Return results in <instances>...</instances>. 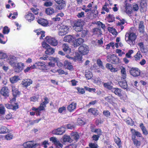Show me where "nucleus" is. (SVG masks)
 <instances>
[{
	"label": "nucleus",
	"mask_w": 148,
	"mask_h": 148,
	"mask_svg": "<svg viewBox=\"0 0 148 148\" xmlns=\"http://www.w3.org/2000/svg\"><path fill=\"white\" fill-rule=\"evenodd\" d=\"M82 9L85 11L86 12L91 11V13L93 14V17L96 18L98 16V12L97 10V6L93 4V2L89 3L87 7L84 5L82 8Z\"/></svg>",
	"instance_id": "f257e3e1"
},
{
	"label": "nucleus",
	"mask_w": 148,
	"mask_h": 148,
	"mask_svg": "<svg viewBox=\"0 0 148 148\" xmlns=\"http://www.w3.org/2000/svg\"><path fill=\"white\" fill-rule=\"evenodd\" d=\"M136 38V35L134 33L128 32L126 34L125 40L128 44L131 45H133Z\"/></svg>",
	"instance_id": "f03ea898"
},
{
	"label": "nucleus",
	"mask_w": 148,
	"mask_h": 148,
	"mask_svg": "<svg viewBox=\"0 0 148 148\" xmlns=\"http://www.w3.org/2000/svg\"><path fill=\"white\" fill-rule=\"evenodd\" d=\"M48 99L47 98L45 97L44 101L40 103L39 107L36 108L33 107L32 109L33 110L36 111V113L37 115H40V112L45 109V108L46 107V105L48 103Z\"/></svg>",
	"instance_id": "7ed1b4c3"
},
{
	"label": "nucleus",
	"mask_w": 148,
	"mask_h": 148,
	"mask_svg": "<svg viewBox=\"0 0 148 148\" xmlns=\"http://www.w3.org/2000/svg\"><path fill=\"white\" fill-rule=\"evenodd\" d=\"M33 68L38 69L43 72H47L48 66L44 62L38 61L33 64Z\"/></svg>",
	"instance_id": "20e7f679"
},
{
	"label": "nucleus",
	"mask_w": 148,
	"mask_h": 148,
	"mask_svg": "<svg viewBox=\"0 0 148 148\" xmlns=\"http://www.w3.org/2000/svg\"><path fill=\"white\" fill-rule=\"evenodd\" d=\"M79 53L81 55H85L88 53L89 51V48L88 45L85 44H83L78 48Z\"/></svg>",
	"instance_id": "39448f33"
},
{
	"label": "nucleus",
	"mask_w": 148,
	"mask_h": 148,
	"mask_svg": "<svg viewBox=\"0 0 148 148\" xmlns=\"http://www.w3.org/2000/svg\"><path fill=\"white\" fill-rule=\"evenodd\" d=\"M107 60L108 62H111L114 64H116L120 63L119 59L115 55H108L107 57Z\"/></svg>",
	"instance_id": "423d86ee"
},
{
	"label": "nucleus",
	"mask_w": 148,
	"mask_h": 148,
	"mask_svg": "<svg viewBox=\"0 0 148 148\" xmlns=\"http://www.w3.org/2000/svg\"><path fill=\"white\" fill-rule=\"evenodd\" d=\"M45 40L49 44L53 46H56L58 43V41L55 38L50 36H47L45 38Z\"/></svg>",
	"instance_id": "0eeeda50"
},
{
	"label": "nucleus",
	"mask_w": 148,
	"mask_h": 148,
	"mask_svg": "<svg viewBox=\"0 0 148 148\" xmlns=\"http://www.w3.org/2000/svg\"><path fill=\"white\" fill-rule=\"evenodd\" d=\"M69 28L68 26L66 25H62L60 26L58 32V34L59 36H63L67 33L69 31Z\"/></svg>",
	"instance_id": "6e6552de"
},
{
	"label": "nucleus",
	"mask_w": 148,
	"mask_h": 148,
	"mask_svg": "<svg viewBox=\"0 0 148 148\" xmlns=\"http://www.w3.org/2000/svg\"><path fill=\"white\" fill-rule=\"evenodd\" d=\"M6 59L7 62L13 67L16 65L17 59L14 56H10Z\"/></svg>",
	"instance_id": "1a4fd4ad"
},
{
	"label": "nucleus",
	"mask_w": 148,
	"mask_h": 148,
	"mask_svg": "<svg viewBox=\"0 0 148 148\" xmlns=\"http://www.w3.org/2000/svg\"><path fill=\"white\" fill-rule=\"evenodd\" d=\"M65 131V127L63 126L57 129L53 130L52 133L56 135H61L64 133Z\"/></svg>",
	"instance_id": "9d476101"
},
{
	"label": "nucleus",
	"mask_w": 148,
	"mask_h": 148,
	"mask_svg": "<svg viewBox=\"0 0 148 148\" xmlns=\"http://www.w3.org/2000/svg\"><path fill=\"white\" fill-rule=\"evenodd\" d=\"M131 75L134 77H136L140 75V70L138 68H132L130 71Z\"/></svg>",
	"instance_id": "9b49d317"
},
{
	"label": "nucleus",
	"mask_w": 148,
	"mask_h": 148,
	"mask_svg": "<svg viewBox=\"0 0 148 148\" xmlns=\"http://www.w3.org/2000/svg\"><path fill=\"white\" fill-rule=\"evenodd\" d=\"M73 28L75 31L80 32L82 30V24L79 21H77L74 24Z\"/></svg>",
	"instance_id": "f8f14e48"
},
{
	"label": "nucleus",
	"mask_w": 148,
	"mask_h": 148,
	"mask_svg": "<svg viewBox=\"0 0 148 148\" xmlns=\"http://www.w3.org/2000/svg\"><path fill=\"white\" fill-rule=\"evenodd\" d=\"M24 66L23 63L21 62L16 63V65H15L13 68L16 72H19L23 69Z\"/></svg>",
	"instance_id": "ddd939ff"
},
{
	"label": "nucleus",
	"mask_w": 148,
	"mask_h": 148,
	"mask_svg": "<svg viewBox=\"0 0 148 148\" xmlns=\"http://www.w3.org/2000/svg\"><path fill=\"white\" fill-rule=\"evenodd\" d=\"M84 41V40L81 38H79L77 39L75 38L73 40V45L74 47H77L83 43Z\"/></svg>",
	"instance_id": "4468645a"
},
{
	"label": "nucleus",
	"mask_w": 148,
	"mask_h": 148,
	"mask_svg": "<svg viewBox=\"0 0 148 148\" xmlns=\"http://www.w3.org/2000/svg\"><path fill=\"white\" fill-rule=\"evenodd\" d=\"M55 2L58 4L57 7L59 10H61L66 5L65 2L63 0H54Z\"/></svg>",
	"instance_id": "2eb2a0df"
},
{
	"label": "nucleus",
	"mask_w": 148,
	"mask_h": 148,
	"mask_svg": "<svg viewBox=\"0 0 148 148\" xmlns=\"http://www.w3.org/2000/svg\"><path fill=\"white\" fill-rule=\"evenodd\" d=\"M66 57L68 58L71 59L73 60L74 61H81L82 58V56L81 55H79L78 53H76L75 56L74 58L70 57L69 55L66 56Z\"/></svg>",
	"instance_id": "dca6fc26"
},
{
	"label": "nucleus",
	"mask_w": 148,
	"mask_h": 148,
	"mask_svg": "<svg viewBox=\"0 0 148 148\" xmlns=\"http://www.w3.org/2000/svg\"><path fill=\"white\" fill-rule=\"evenodd\" d=\"M75 37L74 35H70L65 36L63 39V40L65 42H73V39L75 38Z\"/></svg>",
	"instance_id": "f3484780"
},
{
	"label": "nucleus",
	"mask_w": 148,
	"mask_h": 148,
	"mask_svg": "<svg viewBox=\"0 0 148 148\" xmlns=\"http://www.w3.org/2000/svg\"><path fill=\"white\" fill-rule=\"evenodd\" d=\"M37 145L33 142L28 141L24 143L23 145L24 148H32Z\"/></svg>",
	"instance_id": "a211bd4d"
},
{
	"label": "nucleus",
	"mask_w": 148,
	"mask_h": 148,
	"mask_svg": "<svg viewBox=\"0 0 148 148\" xmlns=\"http://www.w3.org/2000/svg\"><path fill=\"white\" fill-rule=\"evenodd\" d=\"M112 5V3H110V0H108V1L103 7L102 10L105 11L107 12H109V9L111 8Z\"/></svg>",
	"instance_id": "6ab92c4d"
},
{
	"label": "nucleus",
	"mask_w": 148,
	"mask_h": 148,
	"mask_svg": "<svg viewBox=\"0 0 148 148\" xmlns=\"http://www.w3.org/2000/svg\"><path fill=\"white\" fill-rule=\"evenodd\" d=\"M32 81L30 79H23L21 83L22 84L24 87H27L32 84Z\"/></svg>",
	"instance_id": "aec40b11"
},
{
	"label": "nucleus",
	"mask_w": 148,
	"mask_h": 148,
	"mask_svg": "<svg viewBox=\"0 0 148 148\" xmlns=\"http://www.w3.org/2000/svg\"><path fill=\"white\" fill-rule=\"evenodd\" d=\"M37 22L39 24L44 27L47 26L49 25L48 21L45 19L40 18L38 20Z\"/></svg>",
	"instance_id": "412c9836"
},
{
	"label": "nucleus",
	"mask_w": 148,
	"mask_h": 148,
	"mask_svg": "<svg viewBox=\"0 0 148 148\" xmlns=\"http://www.w3.org/2000/svg\"><path fill=\"white\" fill-rule=\"evenodd\" d=\"M25 17V18L29 22L33 21L34 19L33 14L29 12L26 14Z\"/></svg>",
	"instance_id": "4be33fe9"
},
{
	"label": "nucleus",
	"mask_w": 148,
	"mask_h": 148,
	"mask_svg": "<svg viewBox=\"0 0 148 148\" xmlns=\"http://www.w3.org/2000/svg\"><path fill=\"white\" fill-rule=\"evenodd\" d=\"M1 94L5 97H7L9 96V91L7 87H3L2 88L1 91Z\"/></svg>",
	"instance_id": "5701e85b"
},
{
	"label": "nucleus",
	"mask_w": 148,
	"mask_h": 148,
	"mask_svg": "<svg viewBox=\"0 0 148 148\" xmlns=\"http://www.w3.org/2000/svg\"><path fill=\"white\" fill-rule=\"evenodd\" d=\"M77 103L73 102L70 104L68 107V110L70 112H72L76 108Z\"/></svg>",
	"instance_id": "b1692460"
},
{
	"label": "nucleus",
	"mask_w": 148,
	"mask_h": 148,
	"mask_svg": "<svg viewBox=\"0 0 148 148\" xmlns=\"http://www.w3.org/2000/svg\"><path fill=\"white\" fill-rule=\"evenodd\" d=\"M125 12L126 13L130 14L132 11L131 5L129 3H125Z\"/></svg>",
	"instance_id": "393cba45"
},
{
	"label": "nucleus",
	"mask_w": 148,
	"mask_h": 148,
	"mask_svg": "<svg viewBox=\"0 0 148 148\" xmlns=\"http://www.w3.org/2000/svg\"><path fill=\"white\" fill-rule=\"evenodd\" d=\"M36 33L37 35H40V39H43V37L45 36V32L43 31H41L40 29H37L34 31Z\"/></svg>",
	"instance_id": "a878e982"
},
{
	"label": "nucleus",
	"mask_w": 148,
	"mask_h": 148,
	"mask_svg": "<svg viewBox=\"0 0 148 148\" xmlns=\"http://www.w3.org/2000/svg\"><path fill=\"white\" fill-rule=\"evenodd\" d=\"M64 15L63 13H60L58 14L56 17L51 18L52 20L54 21H59L60 20V17H62Z\"/></svg>",
	"instance_id": "bb28decb"
},
{
	"label": "nucleus",
	"mask_w": 148,
	"mask_h": 148,
	"mask_svg": "<svg viewBox=\"0 0 148 148\" xmlns=\"http://www.w3.org/2000/svg\"><path fill=\"white\" fill-rule=\"evenodd\" d=\"M12 91L13 95L14 97H16L20 95V92L18 91V88L14 86H12Z\"/></svg>",
	"instance_id": "cd10ccee"
},
{
	"label": "nucleus",
	"mask_w": 148,
	"mask_h": 148,
	"mask_svg": "<svg viewBox=\"0 0 148 148\" xmlns=\"http://www.w3.org/2000/svg\"><path fill=\"white\" fill-rule=\"evenodd\" d=\"M121 79H125L126 77V73L125 69L124 67H122L121 68Z\"/></svg>",
	"instance_id": "c85d7f7f"
},
{
	"label": "nucleus",
	"mask_w": 148,
	"mask_h": 148,
	"mask_svg": "<svg viewBox=\"0 0 148 148\" xmlns=\"http://www.w3.org/2000/svg\"><path fill=\"white\" fill-rule=\"evenodd\" d=\"M106 67L108 69L110 70L112 72H116L118 71L117 68H115L113 67L112 65L109 63H107L106 64Z\"/></svg>",
	"instance_id": "c756f323"
},
{
	"label": "nucleus",
	"mask_w": 148,
	"mask_h": 148,
	"mask_svg": "<svg viewBox=\"0 0 148 148\" xmlns=\"http://www.w3.org/2000/svg\"><path fill=\"white\" fill-rule=\"evenodd\" d=\"M55 50L53 48L49 47L45 51V53L46 54L51 55L53 54L55 52Z\"/></svg>",
	"instance_id": "7c9ffc66"
},
{
	"label": "nucleus",
	"mask_w": 148,
	"mask_h": 148,
	"mask_svg": "<svg viewBox=\"0 0 148 148\" xmlns=\"http://www.w3.org/2000/svg\"><path fill=\"white\" fill-rule=\"evenodd\" d=\"M63 141L64 142L71 143L73 141L72 139L69 136L64 135L63 138Z\"/></svg>",
	"instance_id": "2f4dec72"
},
{
	"label": "nucleus",
	"mask_w": 148,
	"mask_h": 148,
	"mask_svg": "<svg viewBox=\"0 0 148 148\" xmlns=\"http://www.w3.org/2000/svg\"><path fill=\"white\" fill-rule=\"evenodd\" d=\"M9 132V130L6 127L2 126L0 127V134H5Z\"/></svg>",
	"instance_id": "473e14b6"
},
{
	"label": "nucleus",
	"mask_w": 148,
	"mask_h": 148,
	"mask_svg": "<svg viewBox=\"0 0 148 148\" xmlns=\"http://www.w3.org/2000/svg\"><path fill=\"white\" fill-rule=\"evenodd\" d=\"M111 91L114 92L115 94L119 96L120 97L121 96V90L117 88H113Z\"/></svg>",
	"instance_id": "72a5a7b5"
},
{
	"label": "nucleus",
	"mask_w": 148,
	"mask_h": 148,
	"mask_svg": "<svg viewBox=\"0 0 148 148\" xmlns=\"http://www.w3.org/2000/svg\"><path fill=\"white\" fill-rule=\"evenodd\" d=\"M45 12L47 14L51 15L55 12V10L53 8H49L46 9Z\"/></svg>",
	"instance_id": "f704fd0d"
},
{
	"label": "nucleus",
	"mask_w": 148,
	"mask_h": 148,
	"mask_svg": "<svg viewBox=\"0 0 148 148\" xmlns=\"http://www.w3.org/2000/svg\"><path fill=\"white\" fill-rule=\"evenodd\" d=\"M108 29L109 32L112 33L113 35L116 36L117 35V32L114 28L111 27H108Z\"/></svg>",
	"instance_id": "c9c22d12"
},
{
	"label": "nucleus",
	"mask_w": 148,
	"mask_h": 148,
	"mask_svg": "<svg viewBox=\"0 0 148 148\" xmlns=\"http://www.w3.org/2000/svg\"><path fill=\"white\" fill-rule=\"evenodd\" d=\"M20 79L18 76H14L11 77L10 79V82L12 83H15Z\"/></svg>",
	"instance_id": "e433bc0d"
},
{
	"label": "nucleus",
	"mask_w": 148,
	"mask_h": 148,
	"mask_svg": "<svg viewBox=\"0 0 148 148\" xmlns=\"http://www.w3.org/2000/svg\"><path fill=\"white\" fill-rule=\"evenodd\" d=\"M119 83L120 86L122 88L126 89L127 88V84L126 80L120 81Z\"/></svg>",
	"instance_id": "4c0bfd02"
},
{
	"label": "nucleus",
	"mask_w": 148,
	"mask_h": 148,
	"mask_svg": "<svg viewBox=\"0 0 148 148\" xmlns=\"http://www.w3.org/2000/svg\"><path fill=\"white\" fill-rule=\"evenodd\" d=\"M64 66L66 69L70 70L73 68L71 64L67 61H65L64 62Z\"/></svg>",
	"instance_id": "58836bf2"
},
{
	"label": "nucleus",
	"mask_w": 148,
	"mask_h": 148,
	"mask_svg": "<svg viewBox=\"0 0 148 148\" xmlns=\"http://www.w3.org/2000/svg\"><path fill=\"white\" fill-rule=\"evenodd\" d=\"M112 84L111 82H108L103 83V85L105 88L109 90H112V89L113 88H112V86L111 85Z\"/></svg>",
	"instance_id": "ea45409f"
},
{
	"label": "nucleus",
	"mask_w": 148,
	"mask_h": 148,
	"mask_svg": "<svg viewBox=\"0 0 148 148\" xmlns=\"http://www.w3.org/2000/svg\"><path fill=\"white\" fill-rule=\"evenodd\" d=\"M139 30L140 33H143L144 32V26L143 22L142 21L140 22L139 25Z\"/></svg>",
	"instance_id": "a19ab883"
},
{
	"label": "nucleus",
	"mask_w": 148,
	"mask_h": 148,
	"mask_svg": "<svg viewBox=\"0 0 148 148\" xmlns=\"http://www.w3.org/2000/svg\"><path fill=\"white\" fill-rule=\"evenodd\" d=\"M138 45L140 47V51L143 53H146L147 51V50L144 47L143 44L142 42H140L138 44Z\"/></svg>",
	"instance_id": "79ce46f5"
},
{
	"label": "nucleus",
	"mask_w": 148,
	"mask_h": 148,
	"mask_svg": "<svg viewBox=\"0 0 148 148\" xmlns=\"http://www.w3.org/2000/svg\"><path fill=\"white\" fill-rule=\"evenodd\" d=\"M62 48L64 51H68V53H69L71 51L70 49L66 44H63L62 46Z\"/></svg>",
	"instance_id": "37998d69"
},
{
	"label": "nucleus",
	"mask_w": 148,
	"mask_h": 148,
	"mask_svg": "<svg viewBox=\"0 0 148 148\" xmlns=\"http://www.w3.org/2000/svg\"><path fill=\"white\" fill-rule=\"evenodd\" d=\"M93 33L94 34H97L98 36L102 34V31L101 29L97 28H95L93 29Z\"/></svg>",
	"instance_id": "c03bdc74"
},
{
	"label": "nucleus",
	"mask_w": 148,
	"mask_h": 148,
	"mask_svg": "<svg viewBox=\"0 0 148 148\" xmlns=\"http://www.w3.org/2000/svg\"><path fill=\"white\" fill-rule=\"evenodd\" d=\"M142 57L140 52L139 51H138L136 54L134 56V58L135 60L138 61L140 60V58Z\"/></svg>",
	"instance_id": "a18cd8bd"
},
{
	"label": "nucleus",
	"mask_w": 148,
	"mask_h": 148,
	"mask_svg": "<svg viewBox=\"0 0 148 148\" xmlns=\"http://www.w3.org/2000/svg\"><path fill=\"white\" fill-rule=\"evenodd\" d=\"M88 112L93 114L96 115L98 113V111L95 108H91L88 109Z\"/></svg>",
	"instance_id": "49530a36"
},
{
	"label": "nucleus",
	"mask_w": 148,
	"mask_h": 148,
	"mask_svg": "<svg viewBox=\"0 0 148 148\" xmlns=\"http://www.w3.org/2000/svg\"><path fill=\"white\" fill-rule=\"evenodd\" d=\"M71 137L73 139L76 140L79 138V136L76 132H73L71 134Z\"/></svg>",
	"instance_id": "de8ad7c7"
},
{
	"label": "nucleus",
	"mask_w": 148,
	"mask_h": 148,
	"mask_svg": "<svg viewBox=\"0 0 148 148\" xmlns=\"http://www.w3.org/2000/svg\"><path fill=\"white\" fill-rule=\"evenodd\" d=\"M7 58V55L6 54L2 51H0V59L1 60H4Z\"/></svg>",
	"instance_id": "09e8293b"
},
{
	"label": "nucleus",
	"mask_w": 148,
	"mask_h": 148,
	"mask_svg": "<svg viewBox=\"0 0 148 148\" xmlns=\"http://www.w3.org/2000/svg\"><path fill=\"white\" fill-rule=\"evenodd\" d=\"M140 127L143 132V133L145 135H147L148 134V132L146 128L143 125V123L140 124Z\"/></svg>",
	"instance_id": "8fccbe9b"
},
{
	"label": "nucleus",
	"mask_w": 148,
	"mask_h": 148,
	"mask_svg": "<svg viewBox=\"0 0 148 148\" xmlns=\"http://www.w3.org/2000/svg\"><path fill=\"white\" fill-rule=\"evenodd\" d=\"M85 73V76L87 79H89L92 77V73L90 71H88V72L86 71Z\"/></svg>",
	"instance_id": "3c124183"
},
{
	"label": "nucleus",
	"mask_w": 148,
	"mask_h": 148,
	"mask_svg": "<svg viewBox=\"0 0 148 148\" xmlns=\"http://www.w3.org/2000/svg\"><path fill=\"white\" fill-rule=\"evenodd\" d=\"M107 19L109 22H111L114 21V17L113 15L109 14L107 17Z\"/></svg>",
	"instance_id": "603ef678"
},
{
	"label": "nucleus",
	"mask_w": 148,
	"mask_h": 148,
	"mask_svg": "<svg viewBox=\"0 0 148 148\" xmlns=\"http://www.w3.org/2000/svg\"><path fill=\"white\" fill-rule=\"evenodd\" d=\"M115 141L119 148L120 147L121 145V142L119 138L117 137H116L114 138Z\"/></svg>",
	"instance_id": "864d4df0"
},
{
	"label": "nucleus",
	"mask_w": 148,
	"mask_h": 148,
	"mask_svg": "<svg viewBox=\"0 0 148 148\" xmlns=\"http://www.w3.org/2000/svg\"><path fill=\"white\" fill-rule=\"evenodd\" d=\"M13 135L11 133H9L5 136V139L7 140H10L13 139Z\"/></svg>",
	"instance_id": "5fc2aeb1"
},
{
	"label": "nucleus",
	"mask_w": 148,
	"mask_h": 148,
	"mask_svg": "<svg viewBox=\"0 0 148 148\" xmlns=\"http://www.w3.org/2000/svg\"><path fill=\"white\" fill-rule=\"evenodd\" d=\"M97 65L101 68L103 69H105L104 67L103 66L102 62L100 59H98L97 60Z\"/></svg>",
	"instance_id": "6e6d98bb"
},
{
	"label": "nucleus",
	"mask_w": 148,
	"mask_h": 148,
	"mask_svg": "<svg viewBox=\"0 0 148 148\" xmlns=\"http://www.w3.org/2000/svg\"><path fill=\"white\" fill-rule=\"evenodd\" d=\"M39 98V96L38 95L33 96L30 98V100L31 101L36 102L38 101Z\"/></svg>",
	"instance_id": "4d7b16f0"
},
{
	"label": "nucleus",
	"mask_w": 148,
	"mask_h": 148,
	"mask_svg": "<svg viewBox=\"0 0 148 148\" xmlns=\"http://www.w3.org/2000/svg\"><path fill=\"white\" fill-rule=\"evenodd\" d=\"M131 132L133 134L139 137H140L141 136V134L140 132L136 131L134 129H131Z\"/></svg>",
	"instance_id": "13d9d810"
},
{
	"label": "nucleus",
	"mask_w": 148,
	"mask_h": 148,
	"mask_svg": "<svg viewBox=\"0 0 148 148\" xmlns=\"http://www.w3.org/2000/svg\"><path fill=\"white\" fill-rule=\"evenodd\" d=\"M5 108L4 106L1 104L0 105V114L3 115L5 113Z\"/></svg>",
	"instance_id": "bf43d9fd"
},
{
	"label": "nucleus",
	"mask_w": 148,
	"mask_h": 148,
	"mask_svg": "<svg viewBox=\"0 0 148 148\" xmlns=\"http://www.w3.org/2000/svg\"><path fill=\"white\" fill-rule=\"evenodd\" d=\"M35 8H31V10L32 12L35 15L38 14L39 9L36 8V6H34Z\"/></svg>",
	"instance_id": "052dcab7"
},
{
	"label": "nucleus",
	"mask_w": 148,
	"mask_h": 148,
	"mask_svg": "<svg viewBox=\"0 0 148 148\" xmlns=\"http://www.w3.org/2000/svg\"><path fill=\"white\" fill-rule=\"evenodd\" d=\"M133 142L134 145L136 146H139L140 144V142L137 140L132 138Z\"/></svg>",
	"instance_id": "680f3d73"
},
{
	"label": "nucleus",
	"mask_w": 148,
	"mask_h": 148,
	"mask_svg": "<svg viewBox=\"0 0 148 148\" xmlns=\"http://www.w3.org/2000/svg\"><path fill=\"white\" fill-rule=\"evenodd\" d=\"M116 52L118 54L119 56H121L122 55L125 54V53L122 51L120 49H117L116 50Z\"/></svg>",
	"instance_id": "e2e57ef3"
},
{
	"label": "nucleus",
	"mask_w": 148,
	"mask_h": 148,
	"mask_svg": "<svg viewBox=\"0 0 148 148\" xmlns=\"http://www.w3.org/2000/svg\"><path fill=\"white\" fill-rule=\"evenodd\" d=\"M55 145L56 148H62L63 147V145L58 140L56 142Z\"/></svg>",
	"instance_id": "0e129e2a"
},
{
	"label": "nucleus",
	"mask_w": 148,
	"mask_h": 148,
	"mask_svg": "<svg viewBox=\"0 0 148 148\" xmlns=\"http://www.w3.org/2000/svg\"><path fill=\"white\" fill-rule=\"evenodd\" d=\"M42 47L43 48L45 49H47L48 47H50V46L47 44L45 41L43 42L41 44Z\"/></svg>",
	"instance_id": "69168bd1"
},
{
	"label": "nucleus",
	"mask_w": 148,
	"mask_h": 148,
	"mask_svg": "<svg viewBox=\"0 0 148 148\" xmlns=\"http://www.w3.org/2000/svg\"><path fill=\"white\" fill-rule=\"evenodd\" d=\"M77 90L78 93L79 94H83L85 92L84 89L83 88L77 87Z\"/></svg>",
	"instance_id": "338daca9"
},
{
	"label": "nucleus",
	"mask_w": 148,
	"mask_h": 148,
	"mask_svg": "<svg viewBox=\"0 0 148 148\" xmlns=\"http://www.w3.org/2000/svg\"><path fill=\"white\" fill-rule=\"evenodd\" d=\"M10 30L8 27H5L3 29V32L4 34H8Z\"/></svg>",
	"instance_id": "774afa93"
}]
</instances>
